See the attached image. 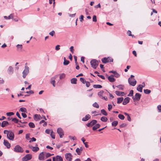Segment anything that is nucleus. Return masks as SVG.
I'll list each match as a JSON object with an SVG mask.
<instances>
[{"mask_svg": "<svg viewBox=\"0 0 161 161\" xmlns=\"http://www.w3.org/2000/svg\"><path fill=\"white\" fill-rule=\"evenodd\" d=\"M92 106L96 108H98L99 106L98 104L96 102L94 103L92 105Z\"/></svg>", "mask_w": 161, "mask_h": 161, "instance_id": "obj_39", "label": "nucleus"}, {"mask_svg": "<svg viewBox=\"0 0 161 161\" xmlns=\"http://www.w3.org/2000/svg\"><path fill=\"white\" fill-rule=\"evenodd\" d=\"M30 139H31V140L29 141L30 143H31L33 142H35L36 141V139L34 137H33L32 138H31Z\"/></svg>", "mask_w": 161, "mask_h": 161, "instance_id": "obj_49", "label": "nucleus"}, {"mask_svg": "<svg viewBox=\"0 0 161 161\" xmlns=\"http://www.w3.org/2000/svg\"><path fill=\"white\" fill-rule=\"evenodd\" d=\"M55 34V32L53 30L52 31L49 33V34L52 36H53Z\"/></svg>", "mask_w": 161, "mask_h": 161, "instance_id": "obj_47", "label": "nucleus"}, {"mask_svg": "<svg viewBox=\"0 0 161 161\" xmlns=\"http://www.w3.org/2000/svg\"><path fill=\"white\" fill-rule=\"evenodd\" d=\"M114 75H111L110 76H109L108 77V80L110 82H114L115 81V80L114 78Z\"/></svg>", "mask_w": 161, "mask_h": 161, "instance_id": "obj_16", "label": "nucleus"}, {"mask_svg": "<svg viewBox=\"0 0 161 161\" xmlns=\"http://www.w3.org/2000/svg\"><path fill=\"white\" fill-rule=\"evenodd\" d=\"M69 61L68 60H64L63 64L64 65H67L69 63Z\"/></svg>", "mask_w": 161, "mask_h": 161, "instance_id": "obj_42", "label": "nucleus"}, {"mask_svg": "<svg viewBox=\"0 0 161 161\" xmlns=\"http://www.w3.org/2000/svg\"><path fill=\"white\" fill-rule=\"evenodd\" d=\"M72 156L70 153H66L65 154L66 159L69 161H71Z\"/></svg>", "mask_w": 161, "mask_h": 161, "instance_id": "obj_11", "label": "nucleus"}, {"mask_svg": "<svg viewBox=\"0 0 161 161\" xmlns=\"http://www.w3.org/2000/svg\"><path fill=\"white\" fill-rule=\"evenodd\" d=\"M143 88L141 86V84L139 85L137 88V90L140 92H142V90Z\"/></svg>", "mask_w": 161, "mask_h": 161, "instance_id": "obj_25", "label": "nucleus"}, {"mask_svg": "<svg viewBox=\"0 0 161 161\" xmlns=\"http://www.w3.org/2000/svg\"><path fill=\"white\" fill-rule=\"evenodd\" d=\"M9 125L8 122L7 121H3L1 125V126L3 127H5L6 125Z\"/></svg>", "mask_w": 161, "mask_h": 161, "instance_id": "obj_22", "label": "nucleus"}, {"mask_svg": "<svg viewBox=\"0 0 161 161\" xmlns=\"http://www.w3.org/2000/svg\"><path fill=\"white\" fill-rule=\"evenodd\" d=\"M14 17V14L13 13L9 15L8 16V19H13Z\"/></svg>", "mask_w": 161, "mask_h": 161, "instance_id": "obj_43", "label": "nucleus"}, {"mask_svg": "<svg viewBox=\"0 0 161 161\" xmlns=\"http://www.w3.org/2000/svg\"><path fill=\"white\" fill-rule=\"evenodd\" d=\"M101 120L104 122H106L107 121L108 119L106 117L103 116L100 119Z\"/></svg>", "mask_w": 161, "mask_h": 161, "instance_id": "obj_29", "label": "nucleus"}, {"mask_svg": "<svg viewBox=\"0 0 161 161\" xmlns=\"http://www.w3.org/2000/svg\"><path fill=\"white\" fill-rule=\"evenodd\" d=\"M52 156V154H50L49 153H46V156L47 158L49 157Z\"/></svg>", "mask_w": 161, "mask_h": 161, "instance_id": "obj_60", "label": "nucleus"}, {"mask_svg": "<svg viewBox=\"0 0 161 161\" xmlns=\"http://www.w3.org/2000/svg\"><path fill=\"white\" fill-rule=\"evenodd\" d=\"M141 96V94L138 93H137L136 94L135 97H133L132 98L134 101H139L140 99Z\"/></svg>", "mask_w": 161, "mask_h": 161, "instance_id": "obj_8", "label": "nucleus"}, {"mask_svg": "<svg viewBox=\"0 0 161 161\" xmlns=\"http://www.w3.org/2000/svg\"><path fill=\"white\" fill-rule=\"evenodd\" d=\"M118 122L117 121H114L112 123V125L113 126L115 127L118 124Z\"/></svg>", "mask_w": 161, "mask_h": 161, "instance_id": "obj_31", "label": "nucleus"}, {"mask_svg": "<svg viewBox=\"0 0 161 161\" xmlns=\"http://www.w3.org/2000/svg\"><path fill=\"white\" fill-rule=\"evenodd\" d=\"M108 109L109 111H110L111 109L112 108V105L111 104H108Z\"/></svg>", "mask_w": 161, "mask_h": 161, "instance_id": "obj_58", "label": "nucleus"}, {"mask_svg": "<svg viewBox=\"0 0 161 161\" xmlns=\"http://www.w3.org/2000/svg\"><path fill=\"white\" fill-rule=\"evenodd\" d=\"M144 92L145 94H149L151 93V90L147 89H144Z\"/></svg>", "mask_w": 161, "mask_h": 161, "instance_id": "obj_32", "label": "nucleus"}, {"mask_svg": "<svg viewBox=\"0 0 161 161\" xmlns=\"http://www.w3.org/2000/svg\"><path fill=\"white\" fill-rule=\"evenodd\" d=\"M65 74L64 73H62L59 75V79L61 80L64 78L65 77Z\"/></svg>", "mask_w": 161, "mask_h": 161, "instance_id": "obj_37", "label": "nucleus"}, {"mask_svg": "<svg viewBox=\"0 0 161 161\" xmlns=\"http://www.w3.org/2000/svg\"><path fill=\"white\" fill-rule=\"evenodd\" d=\"M29 125L30 128H34L35 127V125L32 122H30L29 123Z\"/></svg>", "mask_w": 161, "mask_h": 161, "instance_id": "obj_33", "label": "nucleus"}, {"mask_svg": "<svg viewBox=\"0 0 161 161\" xmlns=\"http://www.w3.org/2000/svg\"><path fill=\"white\" fill-rule=\"evenodd\" d=\"M32 155L30 154H26L22 158V161H27L32 158Z\"/></svg>", "mask_w": 161, "mask_h": 161, "instance_id": "obj_7", "label": "nucleus"}, {"mask_svg": "<svg viewBox=\"0 0 161 161\" xmlns=\"http://www.w3.org/2000/svg\"><path fill=\"white\" fill-rule=\"evenodd\" d=\"M53 131H52L51 132V136L52 138L54 139L55 138V135L54 134H53Z\"/></svg>", "mask_w": 161, "mask_h": 161, "instance_id": "obj_51", "label": "nucleus"}, {"mask_svg": "<svg viewBox=\"0 0 161 161\" xmlns=\"http://www.w3.org/2000/svg\"><path fill=\"white\" fill-rule=\"evenodd\" d=\"M30 134L29 133L25 135V138L27 140H29L31 138L30 137Z\"/></svg>", "mask_w": 161, "mask_h": 161, "instance_id": "obj_50", "label": "nucleus"}, {"mask_svg": "<svg viewBox=\"0 0 161 161\" xmlns=\"http://www.w3.org/2000/svg\"><path fill=\"white\" fill-rule=\"evenodd\" d=\"M128 81L129 84L132 86H134L136 84V81L134 78L131 79V78H129Z\"/></svg>", "mask_w": 161, "mask_h": 161, "instance_id": "obj_6", "label": "nucleus"}, {"mask_svg": "<svg viewBox=\"0 0 161 161\" xmlns=\"http://www.w3.org/2000/svg\"><path fill=\"white\" fill-rule=\"evenodd\" d=\"M53 161H63L62 158L60 156L57 155L53 157Z\"/></svg>", "mask_w": 161, "mask_h": 161, "instance_id": "obj_9", "label": "nucleus"}, {"mask_svg": "<svg viewBox=\"0 0 161 161\" xmlns=\"http://www.w3.org/2000/svg\"><path fill=\"white\" fill-rule=\"evenodd\" d=\"M7 138L10 140L14 141V135L13 132L11 130H9L8 133H7Z\"/></svg>", "mask_w": 161, "mask_h": 161, "instance_id": "obj_1", "label": "nucleus"}, {"mask_svg": "<svg viewBox=\"0 0 161 161\" xmlns=\"http://www.w3.org/2000/svg\"><path fill=\"white\" fill-rule=\"evenodd\" d=\"M92 21L93 22H96L97 21V17L96 15H94L93 16Z\"/></svg>", "mask_w": 161, "mask_h": 161, "instance_id": "obj_46", "label": "nucleus"}, {"mask_svg": "<svg viewBox=\"0 0 161 161\" xmlns=\"http://www.w3.org/2000/svg\"><path fill=\"white\" fill-rule=\"evenodd\" d=\"M118 117L121 120H123L125 118L124 116L123 115L121 114H119L118 115Z\"/></svg>", "mask_w": 161, "mask_h": 161, "instance_id": "obj_35", "label": "nucleus"}, {"mask_svg": "<svg viewBox=\"0 0 161 161\" xmlns=\"http://www.w3.org/2000/svg\"><path fill=\"white\" fill-rule=\"evenodd\" d=\"M103 92H104L103 90H102L100 92H98L97 93L98 95L101 98L102 97H103L102 96Z\"/></svg>", "mask_w": 161, "mask_h": 161, "instance_id": "obj_36", "label": "nucleus"}, {"mask_svg": "<svg viewBox=\"0 0 161 161\" xmlns=\"http://www.w3.org/2000/svg\"><path fill=\"white\" fill-rule=\"evenodd\" d=\"M101 112L102 114L105 116H107L108 115L107 113L104 109H102L101 110Z\"/></svg>", "mask_w": 161, "mask_h": 161, "instance_id": "obj_34", "label": "nucleus"}, {"mask_svg": "<svg viewBox=\"0 0 161 161\" xmlns=\"http://www.w3.org/2000/svg\"><path fill=\"white\" fill-rule=\"evenodd\" d=\"M69 138L71 139H72L73 140H76V138L75 136H69Z\"/></svg>", "mask_w": 161, "mask_h": 161, "instance_id": "obj_56", "label": "nucleus"}, {"mask_svg": "<svg viewBox=\"0 0 161 161\" xmlns=\"http://www.w3.org/2000/svg\"><path fill=\"white\" fill-rule=\"evenodd\" d=\"M124 98L123 97H121L117 98V103L118 104H119L121 103L122 101H123Z\"/></svg>", "mask_w": 161, "mask_h": 161, "instance_id": "obj_27", "label": "nucleus"}, {"mask_svg": "<svg viewBox=\"0 0 161 161\" xmlns=\"http://www.w3.org/2000/svg\"><path fill=\"white\" fill-rule=\"evenodd\" d=\"M126 126V124L125 123H123L120 125L119 126V127L120 128H123L124 127Z\"/></svg>", "mask_w": 161, "mask_h": 161, "instance_id": "obj_55", "label": "nucleus"}, {"mask_svg": "<svg viewBox=\"0 0 161 161\" xmlns=\"http://www.w3.org/2000/svg\"><path fill=\"white\" fill-rule=\"evenodd\" d=\"M97 76L103 79L104 80L105 79L104 76L103 75H97Z\"/></svg>", "mask_w": 161, "mask_h": 161, "instance_id": "obj_61", "label": "nucleus"}, {"mask_svg": "<svg viewBox=\"0 0 161 161\" xmlns=\"http://www.w3.org/2000/svg\"><path fill=\"white\" fill-rule=\"evenodd\" d=\"M134 93V91L133 90L130 91V93L128 95V96H133Z\"/></svg>", "mask_w": 161, "mask_h": 161, "instance_id": "obj_41", "label": "nucleus"}, {"mask_svg": "<svg viewBox=\"0 0 161 161\" xmlns=\"http://www.w3.org/2000/svg\"><path fill=\"white\" fill-rule=\"evenodd\" d=\"M85 82L86 83V86L87 87H89L90 85V82H89L86 81H85Z\"/></svg>", "mask_w": 161, "mask_h": 161, "instance_id": "obj_48", "label": "nucleus"}, {"mask_svg": "<svg viewBox=\"0 0 161 161\" xmlns=\"http://www.w3.org/2000/svg\"><path fill=\"white\" fill-rule=\"evenodd\" d=\"M19 111L22 112L27 113V110L26 108L24 107H21L20 108Z\"/></svg>", "mask_w": 161, "mask_h": 161, "instance_id": "obj_28", "label": "nucleus"}, {"mask_svg": "<svg viewBox=\"0 0 161 161\" xmlns=\"http://www.w3.org/2000/svg\"><path fill=\"white\" fill-rule=\"evenodd\" d=\"M29 147L31 149L32 151L34 152H36L38 151L39 148L38 147H33L32 146H29Z\"/></svg>", "mask_w": 161, "mask_h": 161, "instance_id": "obj_14", "label": "nucleus"}, {"mask_svg": "<svg viewBox=\"0 0 161 161\" xmlns=\"http://www.w3.org/2000/svg\"><path fill=\"white\" fill-rule=\"evenodd\" d=\"M116 87H117L119 88V90H123L124 86L122 85H119L116 86Z\"/></svg>", "mask_w": 161, "mask_h": 161, "instance_id": "obj_26", "label": "nucleus"}, {"mask_svg": "<svg viewBox=\"0 0 161 161\" xmlns=\"http://www.w3.org/2000/svg\"><path fill=\"white\" fill-rule=\"evenodd\" d=\"M58 76V75H55L54 77H52L51 78V83L53 84V86L54 87H55V80L56 78H57Z\"/></svg>", "mask_w": 161, "mask_h": 161, "instance_id": "obj_12", "label": "nucleus"}, {"mask_svg": "<svg viewBox=\"0 0 161 161\" xmlns=\"http://www.w3.org/2000/svg\"><path fill=\"white\" fill-rule=\"evenodd\" d=\"M93 87L94 88H101L102 87V86L100 85H93Z\"/></svg>", "mask_w": 161, "mask_h": 161, "instance_id": "obj_30", "label": "nucleus"}, {"mask_svg": "<svg viewBox=\"0 0 161 161\" xmlns=\"http://www.w3.org/2000/svg\"><path fill=\"white\" fill-rule=\"evenodd\" d=\"M34 118L35 119L36 118H38L39 119H40V117H41V116L39 114H35L34 115Z\"/></svg>", "mask_w": 161, "mask_h": 161, "instance_id": "obj_52", "label": "nucleus"}, {"mask_svg": "<svg viewBox=\"0 0 161 161\" xmlns=\"http://www.w3.org/2000/svg\"><path fill=\"white\" fill-rule=\"evenodd\" d=\"M3 144L8 148H10L11 145L7 140H4L3 141Z\"/></svg>", "mask_w": 161, "mask_h": 161, "instance_id": "obj_13", "label": "nucleus"}, {"mask_svg": "<svg viewBox=\"0 0 161 161\" xmlns=\"http://www.w3.org/2000/svg\"><path fill=\"white\" fill-rule=\"evenodd\" d=\"M76 152L77 153V154L79 155H80L81 153V152L79 149V148H77L76 150Z\"/></svg>", "mask_w": 161, "mask_h": 161, "instance_id": "obj_38", "label": "nucleus"}, {"mask_svg": "<svg viewBox=\"0 0 161 161\" xmlns=\"http://www.w3.org/2000/svg\"><path fill=\"white\" fill-rule=\"evenodd\" d=\"M8 116H11L14 114V113L13 112H8L6 113Z\"/></svg>", "mask_w": 161, "mask_h": 161, "instance_id": "obj_44", "label": "nucleus"}, {"mask_svg": "<svg viewBox=\"0 0 161 161\" xmlns=\"http://www.w3.org/2000/svg\"><path fill=\"white\" fill-rule=\"evenodd\" d=\"M91 123H92V125H94L96 124L97 123V121L96 120L93 119L91 121Z\"/></svg>", "mask_w": 161, "mask_h": 161, "instance_id": "obj_40", "label": "nucleus"}, {"mask_svg": "<svg viewBox=\"0 0 161 161\" xmlns=\"http://www.w3.org/2000/svg\"><path fill=\"white\" fill-rule=\"evenodd\" d=\"M43 152L41 153L39 155L38 159L40 160H44V154Z\"/></svg>", "mask_w": 161, "mask_h": 161, "instance_id": "obj_19", "label": "nucleus"}, {"mask_svg": "<svg viewBox=\"0 0 161 161\" xmlns=\"http://www.w3.org/2000/svg\"><path fill=\"white\" fill-rule=\"evenodd\" d=\"M16 115L19 118V119H21V117L20 116L19 113L18 112H17L16 113Z\"/></svg>", "mask_w": 161, "mask_h": 161, "instance_id": "obj_62", "label": "nucleus"}, {"mask_svg": "<svg viewBox=\"0 0 161 161\" xmlns=\"http://www.w3.org/2000/svg\"><path fill=\"white\" fill-rule=\"evenodd\" d=\"M60 46L59 45H57L56 46L55 49L56 50H58L60 49Z\"/></svg>", "mask_w": 161, "mask_h": 161, "instance_id": "obj_64", "label": "nucleus"}, {"mask_svg": "<svg viewBox=\"0 0 161 161\" xmlns=\"http://www.w3.org/2000/svg\"><path fill=\"white\" fill-rule=\"evenodd\" d=\"M80 80L84 84H85V80L83 78H82V77L80 78Z\"/></svg>", "mask_w": 161, "mask_h": 161, "instance_id": "obj_53", "label": "nucleus"}, {"mask_svg": "<svg viewBox=\"0 0 161 161\" xmlns=\"http://www.w3.org/2000/svg\"><path fill=\"white\" fill-rule=\"evenodd\" d=\"M113 59L110 57L107 58L104 57L102 59V61L103 64H106L107 63L113 62Z\"/></svg>", "mask_w": 161, "mask_h": 161, "instance_id": "obj_3", "label": "nucleus"}, {"mask_svg": "<svg viewBox=\"0 0 161 161\" xmlns=\"http://www.w3.org/2000/svg\"><path fill=\"white\" fill-rule=\"evenodd\" d=\"M91 118V116L89 114L86 115L85 117L82 118V120L83 121H86L89 119Z\"/></svg>", "mask_w": 161, "mask_h": 161, "instance_id": "obj_18", "label": "nucleus"}, {"mask_svg": "<svg viewBox=\"0 0 161 161\" xmlns=\"http://www.w3.org/2000/svg\"><path fill=\"white\" fill-rule=\"evenodd\" d=\"M116 94L119 96H123L125 94V93L124 92H120L119 91H116L115 92Z\"/></svg>", "mask_w": 161, "mask_h": 161, "instance_id": "obj_20", "label": "nucleus"}, {"mask_svg": "<svg viewBox=\"0 0 161 161\" xmlns=\"http://www.w3.org/2000/svg\"><path fill=\"white\" fill-rule=\"evenodd\" d=\"M29 67H28L27 66H25V69L24 71L22 72L23 74V77L24 78H25L26 76L28 75V74L29 73Z\"/></svg>", "mask_w": 161, "mask_h": 161, "instance_id": "obj_5", "label": "nucleus"}, {"mask_svg": "<svg viewBox=\"0 0 161 161\" xmlns=\"http://www.w3.org/2000/svg\"><path fill=\"white\" fill-rule=\"evenodd\" d=\"M8 72L9 75H12L14 72L13 68L11 66H9L8 69Z\"/></svg>", "mask_w": 161, "mask_h": 161, "instance_id": "obj_17", "label": "nucleus"}, {"mask_svg": "<svg viewBox=\"0 0 161 161\" xmlns=\"http://www.w3.org/2000/svg\"><path fill=\"white\" fill-rule=\"evenodd\" d=\"M157 108L158 110V112H161V105H158L157 107Z\"/></svg>", "mask_w": 161, "mask_h": 161, "instance_id": "obj_59", "label": "nucleus"}, {"mask_svg": "<svg viewBox=\"0 0 161 161\" xmlns=\"http://www.w3.org/2000/svg\"><path fill=\"white\" fill-rule=\"evenodd\" d=\"M77 79L76 78H73L71 80V82L72 84H77Z\"/></svg>", "mask_w": 161, "mask_h": 161, "instance_id": "obj_24", "label": "nucleus"}, {"mask_svg": "<svg viewBox=\"0 0 161 161\" xmlns=\"http://www.w3.org/2000/svg\"><path fill=\"white\" fill-rule=\"evenodd\" d=\"M21 114L24 118H26L27 117V115L25 113H22Z\"/></svg>", "mask_w": 161, "mask_h": 161, "instance_id": "obj_63", "label": "nucleus"}, {"mask_svg": "<svg viewBox=\"0 0 161 161\" xmlns=\"http://www.w3.org/2000/svg\"><path fill=\"white\" fill-rule=\"evenodd\" d=\"M57 132L60 138H62L64 135V131L63 129L61 128H59L57 130Z\"/></svg>", "mask_w": 161, "mask_h": 161, "instance_id": "obj_10", "label": "nucleus"}, {"mask_svg": "<svg viewBox=\"0 0 161 161\" xmlns=\"http://www.w3.org/2000/svg\"><path fill=\"white\" fill-rule=\"evenodd\" d=\"M14 152L17 153H22L24 152L23 148L19 145H16L14 148Z\"/></svg>", "mask_w": 161, "mask_h": 161, "instance_id": "obj_4", "label": "nucleus"}, {"mask_svg": "<svg viewBox=\"0 0 161 161\" xmlns=\"http://www.w3.org/2000/svg\"><path fill=\"white\" fill-rule=\"evenodd\" d=\"M130 100V98L128 97H127L125 98L124 100L123 99L122 103L124 105L126 104L127 103L129 102Z\"/></svg>", "mask_w": 161, "mask_h": 161, "instance_id": "obj_15", "label": "nucleus"}, {"mask_svg": "<svg viewBox=\"0 0 161 161\" xmlns=\"http://www.w3.org/2000/svg\"><path fill=\"white\" fill-rule=\"evenodd\" d=\"M90 64L92 67L94 69H96L98 65V62L96 59H93L90 61Z\"/></svg>", "mask_w": 161, "mask_h": 161, "instance_id": "obj_2", "label": "nucleus"}, {"mask_svg": "<svg viewBox=\"0 0 161 161\" xmlns=\"http://www.w3.org/2000/svg\"><path fill=\"white\" fill-rule=\"evenodd\" d=\"M131 32L130 31L128 30L127 32V35L129 36H132V37L134 36L133 35H132L131 34Z\"/></svg>", "mask_w": 161, "mask_h": 161, "instance_id": "obj_45", "label": "nucleus"}, {"mask_svg": "<svg viewBox=\"0 0 161 161\" xmlns=\"http://www.w3.org/2000/svg\"><path fill=\"white\" fill-rule=\"evenodd\" d=\"M114 76L116 78H119L120 76V75L117 72L114 74Z\"/></svg>", "mask_w": 161, "mask_h": 161, "instance_id": "obj_57", "label": "nucleus"}, {"mask_svg": "<svg viewBox=\"0 0 161 161\" xmlns=\"http://www.w3.org/2000/svg\"><path fill=\"white\" fill-rule=\"evenodd\" d=\"M12 121H13L15 123L18 124V122H21V120H19L16 118H14L12 119Z\"/></svg>", "mask_w": 161, "mask_h": 161, "instance_id": "obj_23", "label": "nucleus"}, {"mask_svg": "<svg viewBox=\"0 0 161 161\" xmlns=\"http://www.w3.org/2000/svg\"><path fill=\"white\" fill-rule=\"evenodd\" d=\"M92 123H91V122H90L89 123H88L87 124H86V125L88 127H91L93 126V125H92Z\"/></svg>", "mask_w": 161, "mask_h": 161, "instance_id": "obj_54", "label": "nucleus"}, {"mask_svg": "<svg viewBox=\"0 0 161 161\" xmlns=\"http://www.w3.org/2000/svg\"><path fill=\"white\" fill-rule=\"evenodd\" d=\"M100 126V125L99 124H96L92 127V130H95L99 128Z\"/></svg>", "mask_w": 161, "mask_h": 161, "instance_id": "obj_21", "label": "nucleus"}]
</instances>
